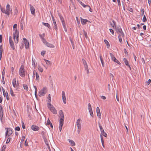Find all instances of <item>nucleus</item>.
Here are the masks:
<instances>
[{
  "label": "nucleus",
  "instance_id": "nucleus-1",
  "mask_svg": "<svg viewBox=\"0 0 151 151\" xmlns=\"http://www.w3.org/2000/svg\"><path fill=\"white\" fill-rule=\"evenodd\" d=\"M59 117L60 118L59 126V128L60 132L61 131L62 127L63 124L64 116L62 110H60L59 112Z\"/></svg>",
  "mask_w": 151,
  "mask_h": 151
},
{
  "label": "nucleus",
  "instance_id": "nucleus-2",
  "mask_svg": "<svg viewBox=\"0 0 151 151\" xmlns=\"http://www.w3.org/2000/svg\"><path fill=\"white\" fill-rule=\"evenodd\" d=\"M47 106L48 108L50 109L51 112L53 113L54 114H57V111L55 109L50 103H47Z\"/></svg>",
  "mask_w": 151,
  "mask_h": 151
},
{
  "label": "nucleus",
  "instance_id": "nucleus-3",
  "mask_svg": "<svg viewBox=\"0 0 151 151\" xmlns=\"http://www.w3.org/2000/svg\"><path fill=\"white\" fill-rule=\"evenodd\" d=\"M19 37V34L18 31L16 30L15 32L13 34V38L14 39V42L16 43H17L18 42V37Z\"/></svg>",
  "mask_w": 151,
  "mask_h": 151
},
{
  "label": "nucleus",
  "instance_id": "nucleus-4",
  "mask_svg": "<svg viewBox=\"0 0 151 151\" xmlns=\"http://www.w3.org/2000/svg\"><path fill=\"white\" fill-rule=\"evenodd\" d=\"M19 74L22 77H23L25 76V71L24 69V66L22 65L20 68L19 69Z\"/></svg>",
  "mask_w": 151,
  "mask_h": 151
},
{
  "label": "nucleus",
  "instance_id": "nucleus-5",
  "mask_svg": "<svg viewBox=\"0 0 151 151\" xmlns=\"http://www.w3.org/2000/svg\"><path fill=\"white\" fill-rule=\"evenodd\" d=\"M47 88L44 87L39 93V96H42L45 95L47 93Z\"/></svg>",
  "mask_w": 151,
  "mask_h": 151
},
{
  "label": "nucleus",
  "instance_id": "nucleus-6",
  "mask_svg": "<svg viewBox=\"0 0 151 151\" xmlns=\"http://www.w3.org/2000/svg\"><path fill=\"white\" fill-rule=\"evenodd\" d=\"M5 129L6 130V137H8L12 134V130L10 128H6Z\"/></svg>",
  "mask_w": 151,
  "mask_h": 151
},
{
  "label": "nucleus",
  "instance_id": "nucleus-7",
  "mask_svg": "<svg viewBox=\"0 0 151 151\" xmlns=\"http://www.w3.org/2000/svg\"><path fill=\"white\" fill-rule=\"evenodd\" d=\"M99 125L101 134L105 137H107V134L105 132H104L102 126L100 125V123L99 122Z\"/></svg>",
  "mask_w": 151,
  "mask_h": 151
},
{
  "label": "nucleus",
  "instance_id": "nucleus-8",
  "mask_svg": "<svg viewBox=\"0 0 151 151\" xmlns=\"http://www.w3.org/2000/svg\"><path fill=\"white\" fill-rule=\"evenodd\" d=\"M88 109L90 113V115L92 117H93V111L92 109V108H91V104L89 103L88 104Z\"/></svg>",
  "mask_w": 151,
  "mask_h": 151
},
{
  "label": "nucleus",
  "instance_id": "nucleus-9",
  "mask_svg": "<svg viewBox=\"0 0 151 151\" xmlns=\"http://www.w3.org/2000/svg\"><path fill=\"white\" fill-rule=\"evenodd\" d=\"M110 55L111 57V59L114 62H116L119 64H120V63L117 60L114 55L111 53H110Z\"/></svg>",
  "mask_w": 151,
  "mask_h": 151
},
{
  "label": "nucleus",
  "instance_id": "nucleus-10",
  "mask_svg": "<svg viewBox=\"0 0 151 151\" xmlns=\"http://www.w3.org/2000/svg\"><path fill=\"white\" fill-rule=\"evenodd\" d=\"M9 44L11 48L13 50L15 49L14 46L13 42L12 41L11 36L9 37Z\"/></svg>",
  "mask_w": 151,
  "mask_h": 151
},
{
  "label": "nucleus",
  "instance_id": "nucleus-11",
  "mask_svg": "<svg viewBox=\"0 0 151 151\" xmlns=\"http://www.w3.org/2000/svg\"><path fill=\"white\" fill-rule=\"evenodd\" d=\"M10 6L9 4H7L6 6V15L7 16L6 17H9V11H10Z\"/></svg>",
  "mask_w": 151,
  "mask_h": 151
},
{
  "label": "nucleus",
  "instance_id": "nucleus-12",
  "mask_svg": "<svg viewBox=\"0 0 151 151\" xmlns=\"http://www.w3.org/2000/svg\"><path fill=\"white\" fill-rule=\"evenodd\" d=\"M23 39L24 41V43L25 46V48L26 49H28L29 46V42L25 38H24Z\"/></svg>",
  "mask_w": 151,
  "mask_h": 151
},
{
  "label": "nucleus",
  "instance_id": "nucleus-13",
  "mask_svg": "<svg viewBox=\"0 0 151 151\" xmlns=\"http://www.w3.org/2000/svg\"><path fill=\"white\" fill-rule=\"evenodd\" d=\"M31 129L34 131H36L39 130L40 128L35 125H33L31 127Z\"/></svg>",
  "mask_w": 151,
  "mask_h": 151
},
{
  "label": "nucleus",
  "instance_id": "nucleus-14",
  "mask_svg": "<svg viewBox=\"0 0 151 151\" xmlns=\"http://www.w3.org/2000/svg\"><path fill=\"white\" fill-rule=\"evenodd\" d=\"M62 95L63 101L64 104H66V98L65 96V93L63 91H62Z\"/></svg>",
  "mask_w": 151,
  "mask_h": 151
},
{
  "label": "nucleus",
  "instance_id": "nucleus-15",
  "mask_svg": "<svg viewBox=\"0 0 151 151\" xmlns=\"http://www.w3.org/2000/svg\"><path fill=\"white\" fill-rule=\"evenodd\" d=\"M96 111L97 113V114L98 117L101 119V115L100 112V109L99 107H97L96 109Z\"/></svg>",
  "mask_w": 151,
  "mask_h": 151
},
{
  "label": "nucleus",
  "instance_id": "nucleus-16",
  "mask_svg": "<svg viewBox=\"0 0 151 151\" xmlns=\"http://www.w3.org/2000/svg\"><path fill=\"white\" fill-rule=\"evenodd\" d=\"M29 6L31 14L34 15L35 14V9L34 7L31 4L29 5Z\"/></svg>",
  "mask_w": 151,
  "mask_h": 151
},
{
  "label": "nucleus",
  "instance_id": "nucleus-17",
  "mask_svg": "<svg viewBox=\"0 0 151 151\" xmlns=\"http://www.w3.org/2000/svg\"><path fill=\"white\" fill-rule=\"evenodd\" d=\"M114 29H115L118 34H119V32H121L122 30L121 27L119 26L115 27V28Z\"/></svg>",
  "mask_w": 151,
  "mask_h": 151
},
{
  "label": "nucleus",
  "instance_id": "nucleus-18",
  "mask_svg": "<svg viewBox=\"0 0 151 151\" xmlns=\"http://www.w3.org/2000/svg\"><path fill=\"white\" fill-rule=\"evenodd\" d=\"M81 23L83 25H84L86 22H89L88 20L83 19L81 17Z\"/></svg>",
  "mask_w": 151,
  "mask_h": 151
},
{
  "label": "nucleus",
  "instance_id": "nucleus-19",
  "mask_svg": "<svg viewBox=\"0 0 151 151\" xmlns=\"http://www.w3.org/2000/svg\"><path fill=\"white\" fill-rule=\"evenodd\" d=\"M81 119H78L77 120L76 122V124L78 127H81Z\"/></svg>",
  "mask_w": 151,
  "mask_h": 151
},
{
  "label": "nucleus",
  "instance_id": "nucleus-20",
  "mask_svg": "<svg viewBox=\"0 0 151 151\" xmlns=\"http://www.w3.org/2000/svg\"><path fill=\"white\" fill-rule=\"evenodd\" d=\"M46 45L48 47H49L50 48H54L55 47V46L54 45H53L52 44L49 43L48 42H46Z\"/></svg>",
  "mask_w": 151,
  "mask_h": 151
},
{
  "label": "nucleus",
  "instance_id": "nucleus-21",
  "mask_svg": "<svg viewBox=\"0 0 151 151\" xmlns=\"http://www.w3.org/2000/svg\"><path fill=\"white\" fill-rule=\"evenodd\" d=\"M42 23L44 26L46 27H47L49 29H51L50 25L48 23H46L43 22Z\"/></svg>",
  "mask_w": 151,
  "mask_h": 151
},
{
  "label": "nucleus",
  "instance_id": "nucleus-22",
  "mask_svg": "<svg viewBox=\"0 0 151 151\" xmlns=\"http://www.w3.org/2000/svg\"><path fill=\"white\" fill-rule=\"evenodd\" d=\"M99 57H100V60H101V61L102 65V66L103 67H104V61L103 60L102 57V56L101 55H100Z\"/></svg>",
  "mask_w": 151,
  "mask_h": 151
},
{
  "label": "nucleus",
  "instance_id": "nucleus-23",
  "mask_svg": "<svg viewBox=\"0 0 151 151\" xmlns=\"http://www.w3.org/2000/svg\"><path fill=\"white\" fill-rule=\"evenodd\" d=\"M3 52V48L1 45L0 46V59L1 60L2 57Z\"/></svg>",
  "mask_w": 151,
  "mask_h": 151
},
{
  "label": "nucleus",
  "instance_id": "nucleus-24",
  "mask_svg": "<svg viewBox=\"0 0 151 151\" xmlns=\"http://www.w3.org/2000/svg\"><path fill=\"white\" fill-rule=\"evenodd\" d=\"M53 22L54 26V28L56 30H57L58 29V27L55 20L53 21Z\"/></svg>",
  "mask_w": 151,
  "mask_h": 151
},
{
  "label": "nucleus",
  "instance_id": "nucleus-25",
  "mask_svg": "<svg viewBox=\"0 0 151 151\" xmlns=\"http://www.w3.org/2000/svg\"><path fill=\"white\" fill-rule=\"evenodd\" d=\"M44 60L45 61L47 64L48 65L50 66L51 65V63L50 61L46 60L45 59H44Z\"/></svg>",
  "mask_w": 151,
  "mask_h": 151
},
{
  "label": "nucleus",
  "instance_id": "nucleus-26",
  "mask_svg": "<svg viewBox=\"0 0 151 151\" xmlns=\"http://www.w3.org/2000/svg\"><path fill=\"white\" fill-rule=\"evenodd\" d=\"M43 138L44 141V142L47 146L49 145V144H48V142L47 141L46 138L45 137V136H43Z\"/></svg>",
  "mask_w": 151,
  "mask_h": 151
},
{
  "label": "nucleus",
  "instance_id": "nucleus-27",
  "mask_svg": "<svg viewBox=\"0 0 151 151\" xmlns=\"http://www.w3.org/2000/svg\"><path fill=\"white\" fill-rule=\"evenodd\" d=\"M25 138V136H23L22 137V138L21 139V142L20 143V146L21 147H22V146H21V145L22 144V143H23L24 139Z\"/></svg>",
  "mask_w": 151,
  "mask_h": 151
},
{
  "label": "nucleus",
  "instance_id": "nucleus-28",
  "mask_svg": "<svg viewBox=\"0 0 151 151\" xmlns=\"http://www.w3.org/2000/svg\"><path fill=\"white\" fill-rule=\"evenodd\" d=\"M2 108L1 105L0 104V117L2 116V114L3 111L2 110Z\"/></svg>",
  "mask_w": 151,
  "mask_h": 151
},
{
  "label": "nucleus",
  "instance_id": "nucleus-29",
  "mask_svg": "<svg viewBox=\"0 0 151 151\" xmlns=\"http://www.w3.org/2000/svg\"><path fill=\"white\" fill-rule=\"evenodd\" d=\"M123 61L124 62L125 64L127 66H129V64L128 63V61L127 59L125 58L123 59Z\"/></svg>",
  "mask_w": 151,
  "mask_h": 151
},
{
  "label": "nucleus",
  "instance_id": "nucleus-30",
  "mask_svg": "<svg viewBox=\"0 0 151 151\" xmlns=\"http://www.w3.org/2000/svg\"><path fill=\"white\" fill-rule=\"evenodd\" d=\"M0 6H1V12L3 13L6 14V10H5L4 8L1 7V5Z\"/></svg>",
  "mask_w": 151,
  "mask_h": 151
},
{
  "label": "nucleus",
  "instance_id": "nucleus-31",
  "mask_svg": "<svg viewBox=\"0 0 151 151\" xmlns=\"http://www.w3.org/2000/svg\"><path fill=\"white\" fill-rule=\"evenodd\" d=\"M104 42L106 44L107 48H109L110 46V45L108 42L106 40H104Z\"/></svg>",
  "mask_w": 151,
  "mask_h": 151
},
{
  "label": "nucleus",
  "instance_id": "nucleus-32",
  "mask_svg": "<svg viewBox=\"0 0 151 151\" xmlns=\"http://www.w3.org/2000/svg\"><path fill=\"white\" fill-rule=\"evenodd\" d=\"M20 24V27H21V29L22 30L23 29V27L24 25V21L23 20L21 21Z\"/></svg>",
  "mask_w": 151,
  "mask_h": 151
},
{
  "label": "nucleus",
  "instance_id": "nucleus-33",
  "mask_svg": "<svg viewBox=\"0 0 151 151\" xmlns=\"http://www.w3.org/2000/svg\"><path fill=\"white\" fill-rule=\"evenodd\" d=\"M12 84L13 86L14 87H15L16 85V80L15 78H14L13 79L12 81Z\"/></svg>",
  "mask_w": 151,
  "mask_h": 151
},
{
  "label": "nucleus",
  "instance_id": "nucleus-34",
  "mask_svg": "<svg viewBox=\"0 0 151 151\" xmlns=\"http://www.w3.org/2000/svg\"><path fill=\"white\" fill-rule=\"evenodd\" d=\"M118 34H119V35H120V37H121V36L123 37L124 35V33L123 32L122 30L121 32H119Z\"/></svg>",
  "mask_w": 151,
  "mask_h": 151
},
{
  "label": "nucleus",
  "instance_id": "nucleus-35",
  "mask_svg": "<svg viewBox=\"0 0 151 151\" xmlns=\"http://www.w3.org/2000/svg\"><path fill=\"white\" fill-rule=\"evenodd\" d=\"M69 142L71 144L72 146H74L75 145V142L72 140H70Z\"/></svg>",
  "mask_w": 151,
  "mask_h": 151
},
{
  "label": "nucleus",
  "instance_id": "nucleus-36",
  "mask_svg": "<svg viewBox=\"0 0 151 151\" xmlns=\"http://www.w3.org/2000/svg\"><path fill=\"white\" fill-rule=\"evenodd\" d=\"M23 86L24 89L26 90L27 91H28V88L27 85L23 84Z\"/></svg>",
  "mask_w": 151,
  "mask_h": 151
},
{
  "label": "nucleus",
  "instance_id": "nucleus-37",
  "mask_svg": "<svg viewBox=\"0 0 151 151\" xmlns=\"http://www.w3.org/2000/svg\"><path fill=\"white\" fill-rule=\"evenodd\" d=\"M38 69L40 72H43V70L42 68L40 66H38Z\"/></svg>",
  "mask_w": 151,
  "mask_h": 151
},
{
  "label": "nucleus",
  "instance_id": "nucleus-38",
  "mask_svg": "<svg viewBox=\"0 0 151 151\" xmlns=\"http://www.w3.org/2000/svg\"><path fill=\"white\" fill-rule=\"evenodd\" d=\"M147 19L145 15H144L143 16V17L142 19V21L143 22H147Z\"/></svg>",
  "mask_w": 151,
  "mask_h": 151
},
{
  "label": "nucleus",
  "instance_id": "nucleus-39",
  "mask_svg": "<svg viewBox=\"0 0 151 151\" xmlns=\"http://www.w3.org/2000/svg\"><path fill=\"white\" fill-rule=\"evenodd\" d=\"M48 100L47 101V102L49 103H50L51 102V96L50 94H49L48 95Z\"/></svg>",
  "mask_w": 151,
  "mask_h": 151
},
{
  "label": "nucleus",
  "instance_id": "nucleus-40",
  "mask_svg": "<svg viewBox=\"0 0 151 151\" xmlns=\"http://www.w3.org/2000/svg\"><path fill=\"white\" fill-rule=\"evenodd\" d=\"M151 82V80L150 79H149L148 81H147L146 82H145V84L147 85V86H148V85L150 84V83Z\"/></svg>",
  "mask_w": 151,
  "mask_h": 151
},
{
  "label": "nucleus",
  "instance_id": "nucleus-41",
  "mask_svg": "<svg viewBox=\"0 0 151 151\" xmlns=\"http://www.w3.org/2000/svg\"><path fill=\"white\" fill-rule=\"evenodd\" d=\"M36 79L37 80L39 81V80L40 78H39V76L38 74V73L36 72Z\"/></svg>",
  "mask_w": 151,
  "mask_h": 151
},
{
  "label": "nucleus",
  "instance_id": "nucleus-42",
  "mask_svg": "<svg viewBox=\"0 0 151 151\" xmlns=\"http://www.w3.org/2000/svg\"><path fill=\"white\" fill-rule=\"evenodd\" d=\"M83 33H84V34L85 36V37L86 39H87L88 38V36H87V35L86 32V31H85V30L84 29H83Z\"/></svg>",
  "mask_w": 151,
  "mask_h": 151
},
{
  "label": "nucleus",
  "instance_id": "nucleus-43",
  "mask_svg": "<svg viewBox=\"0 0 151 151\" xmlns=\"http://www.w3.org/2000/svg\"><path fill=\"white\" fill-rule=\"evenodd\" d=\"M17 24H15L13 26V29L14 30H15V31H16V30H17Z\"/></svg>",
  "mask_w": 151,
  "mask_h": 151
},
{
  "label": "nucleus",
  "instance_id": "nucleus-44",
  "mask_svg": "<svg viewBox=\"0 0 151 151\" xmlns=\"http://www.w3.org/2000/svg\"><path fill=\"white\" fill-rule=\"evenodd\" d=\"M112 22L114 23V24L112 25V27L114 29L115 28V27H116V23L115 22L114 20H112Z\"/></svg>",
  "mask_w": 151,
  "mask_h": 151
},
{
  "label": "nucleus",
  "instance_id": "nucleus-45",
  "mask_svg": "<svg viewBox=\"0 0 151 151\" xmlns=\"http://www.w3.org/2000/svg\"><path fill=\"white\" fill-rule=\"evenodd\" d=\"M5 68H4L2 74V77H4L5 76Z\"/></svg>",
  "mask_w": 151,
  "mask_h": 151
},
{
  "label": "nucleus",
  "instance_id": "nucleus-46",
  "mask_svg": "<svg viewBox=\"0 0 151 151\" xmlns=\"http://www.w3.org/2000/svg\"><path fill=\"white\" fill-rule=\"evenodd\" d=\"M82 60L84 65H87L86 61L84 59H82Z\"/></svg>",
  "mask_w": 151,
  "mask_h": 151
},
{
  "label": "nucleus",
  "instance_id": "nucleus-47",
  "mask_svg": "<svg viewBox=\"0 0 151 151\" xmlns=\"http://www.w3.org/2000/svg\"><path fill=\"white\" fill-rule=\"evenodd\" d=\"M10 94L12 96H15V95L13 91L11 88H10Z\"/></svg>",
  "mask_w": 151,
  "mask_h": 151
},
{
  "label": "nucleus",
  "instance_id": "nucleus-48",
  "mask_svg": "<svg viewBox=\"0 0 151 151\" xmlns=\"http://www.w3.org/2000/svg\"><path fill=\"white\" fill-rule=\"evenodd\" d=\"M51 123L50 122V120L49 118H48V119L47 120V121L46 125H50V124Z\"/></svg>",
  "mask_w": 151,
  "mask_h": 151
},
{
  "label": "nucleus",
  "instance_id": "nucleus-49",
  "mask_svg": "<svg viewBox=\"0 0 151 151\" xmlns=\"http://www.w3.org/2000/svg\"><path fill=\"white\" fill-rule=\"evenodd\" d=\"M32 65L34 66L35 67V65L36 64L35 63H36V62L35 60H33V59H32Z\"/></svg>",
  "mask_w": 151,
  "mask_h": 151
},
{
  "label": "nucleus",
  "instance_id": "nucleus-50",
  "mask_svg": "<svg viewBox=\"0 0 151 151\" xmlns=\"http://www.w3.org/2000/svg\"><path fill=\"white\" fill-rule=\"evenodd\" d=\"M42 41L46 45V42H47L45 39V38H42Z\"/></svg>",
  "mask_w": 151,
  "mask_h": 151
},
{
  "label": "nucleus",
  "instance_id": "nucleus-51",
  "mask_svg": "<svg viewBox=\"0 0 151 151\" xmlns=\"http://www.w3.org/2000/svg\"><path fill=\"white\" fill-rule=\"evenodd\" d=\"M118 38L119 39V42L121 43H122V38L121 37H120V35L118 36Z\"/></svg>",
  "mask_w": 151,
  "mask_h": 151
},
{
  "label": "nucleus",
  "instance_id": "nucleus-52",
  "mask_svg": "<svg viewBox=\"0 0 151 151\" xmlns=\"http://www.w3.org/2000/svg\"><path fill=\"white\" fill-rule=\"evenodd\" d=\"M2 91H3L4 96V97H5L6 93H5V91L4 89V88L3 87L2 88Z\"/></svg>",
  "mask_w": 151,
  "mask_h": 151
},
{
  "label": "nucleus",
  "instance_id": "nucleus-53",
  "mask_svg": "<svg viewBox=\"0 0 151 151\" xmlns=\"http://www.w3.org/2000/svg\"><path fill=\"white\" fill-rule=\"evenodd\" d=\"M100 137L102 143H104V141L103 138V137L101 135H100Z\"/></svg>",
  "mask_w": 151,
  "mask_h": 151
},
{
  "label": "nucleus",
  "instance_id": "nucleus-54",
  "mask_svg": "<svg viewBox=\"0 0 151 151\" xmlns=\"http://www.w3.org/2000/svg\"><path fill=\"white\" fill-rule=\"evenodd\" d=\"M22 128L23 129H24L25 128V125L23 122H22Z\"/></svg>",
  "mask_w": 151,
  "mask_h": 151
},
{
  "label": "nucleus",
  "instance_id": "nucleus-55",
  "mask_svg": "<svg viewBox=\"0 0 151 151\" xmlns=\"http://www.w3.org/2000/svg\"><path fill=\"white\" fill-rule=\"evenodd\" d=\"M110 32L112 33L113 35H114V30L112 29H109Z\"/></svg>",
  "mask_w": 151,
  "mask_h": 151
},
{
  "label": "nucleus",
  "instance_id": "nucleus-56",
  "mask_svg": "<svg viewBox=\"0 0 151 151\" xmlns=\"http://www.w3.org/2000/svg\"><path fill=\"white\" fill-rule=\"evenodd\" d=\"M15 130H16L19 131L20 130V127H19L17 126L15 128Z\"/></svg>",
  "mask_w": 151,
  "mask_h": 151
},
{
  "label": "nucleus",
  "instance_id": "nucleus-57",
  "mask_svg": "<svg viewBox=\"0 0 151 151\" xmlns=\"http://www.w3.org/2000/svg\"><path fill=\"white\" fill-rule=\"evenodd\" d=\"M60 20H61L62 22L64 21V19L63 17L61 16H60Z\"/></svg>",
  "mask_w": 151,
  "mask_h": 151
},
{
  "label": "nucleus",
  "instance_id": "nucleus-58",
  "mask_svg": "<svg viewBox=\"0 0 151 151\" xmlns=\"http://www.w3.org/2000/svg\"><path fill=\"white\" fill-rule=\"evenodd\" d=\"M45 54V51H43L41 52V55L43 56H44V55Z\"/></svg>",
  "mask_w": 151,
  "mask_h": 151
},
{
  "label": "nucleus",
  "instance_id": "nucleus-59",
  "mask_svg": "<svg viewBox=\"0 0 151 151\" xmlns=\"http://www.w3.org/2000/svg\"><path fill=\"white\" fill-rule=\"evenodd\" d=\"M87 7L88 8V9H89V11L91 12H92V10L91 9L90 7L88 6H87Z\"/></svg>",
  "mask_w": 151,
  "mask_h": 151
},
{
  "label": "nucleus",
  "instance_id": "nucleus-60",
  "mask_svg": "<svg viewBox=\"0 0 151 151\" xmlns=\"http://www.w3.org/2000/svg\"><path fill=\"white\" fill-rule=\"evenodd\" d=\"M2 77V82L4 84H5V82L4 79V77Z\"/></svg>",
  "mask_w": 151,
  "mask_h": 151
},
{
  "label": "nucleus",
  "instance_id": "nucleus-61",
  "mask_svg": "<svg viewBox=\"0 0 151 151\" xmlns=\"http://www.w3.org/2000/svg\"><path fill=\"white\" fill-rule=\"evenodd\" d=\"M85 70L86 71L87 73L88 74H89V71L88 70V68H86V69H85Z\"/></svg>",
  "mask_w": 151,
  "mask_h": 151
},
{
  "label": "nucleus",
  "instance_id": "nucleus-62",
  "mask_svg": "<svg viewBox=\"0 0 151 151\" xmlns=\"http://www.w3.org/2000/svg\"><path fill=\"white\" fill-rule=\"evenodd\" d=\"M2 37L1 35H0V42L1 43L2 42Z\"/></svg>",
  "mask_w": 151,
  "mask_h": 151
},
{
  "label": "nucleus",
  "instance_id": "nucleus-63",
  "mask_svg": "<svg viewBox=\"0 0 151 151\" xmlns=\"http://www.w3.org/2000/svg\"><path fill=\"white\" fill-rule=\"evenodd\" d=\"M81 127H78V132L79 134L80 133V132L81 131Z\"/></svg>",
  "mask_w": 151,
  "mask_h": 151
},
{
  "label": "nucleus",
  "instance_id": "nucleus-64",
  "mask_svg": "<svg viewBox=\"0 0 151 151\" xmlns=\"http://www.w3.org/2000/svg\"><path fill=\"white\" fill-rule=\"evenodd\" d=\"M144 9H142L141 10L142 14V15H144Z\"/></svg>",
  "mask_w": 151,
  "mask_h": 151
}]
</instances>
